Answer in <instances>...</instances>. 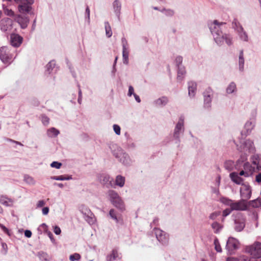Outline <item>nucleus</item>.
Returning a JSON list of instances; mask_svg holds the SVG:
<instances>
[{"label": "nucleus", "mask_w": 261, "mask_h": 261, "mask_svg": "<svg viewBox=\"0 0 261 261\" xmlns=\"http://www.w3.org/2000/svg\"><path fill=\"white\" fill-rule=\"evenodd\" d=\"M209 29L218 45H221L224 41L228 45H231L232 44L231 35L223 32V30L226 29L225 22H219L215 20L209 24Z\"/></svg>", "instance_id": "1"}, {"label": "nucleus", "mask_w": 261, "mask_h": 261, "mask_svg": "<svg viewBox=\"0 0 261 261\" xmlns=\"http://www.w3.org/2000/svg\"><path fill=\"white\" fill-rule=\"evenodd\" d=\"M236 146L237 149L242 153L240 158L237 161L238 164L246 161L247 156L255 151L254 142L250 139L241 140L239 144H236Z\"/></svg>", "instance_id": "2"}, {"label": "nucleus", "mask_w": 261, "mask_h": 261, "mask_svg": "<svg viewBox=\"0 0 261 261\" xmlns=\"http://www.w3.org/2000/svg\"><path fill=\"white\" fill-rule=\"evenodd\" d=\"M113 155L121 163L124 165H129L131 163V160L128 154L121 147L116 145H113L111 147Z\"/></svg>", "instance_id": "3"}, {"label": "nucleus", "mask_w": 261, "mask_h": 261, "mask_svg": "<svg viewBox=\"0 0 261 261\" xmlns=\"http://www.w3.org/2000/svg\"><path fill=\"white\" fill-rule=\"evenodd\" d=\"M113 155L121 163L124 165H129L131 163V160L128 154L121 147L116 145H113L111 147Z\"/></svg>", "instance_id": "4"}, {"label": "nucleus", "mask_w": 261, "mask_h": 261, "mask_svg": "<svg viewBox=\"0 0 261 261\" xmlns=\"http://www.w3.org/2000/svg\"><path fill=\"white\" fill-rule=\"evenodd\" d=\"M107 194L110 201L115 207L121 211L125 210L124 202L117 192L110 190L108 191Z\"/></svg>", "instance_id": "5"}, {"label": "nucleus", "mask_w": 261, "mask_h": 261, "mask_svg": "<svg viewBox=\"0 0 261 261\" xmlns=\"http://www.w3.org/2000/svg\"><path fill=\"white\" fill-rule=\"evenodd\" d=\"M246 251L253 256L252 258L261 257V243L255 242L252 245L247 246Z\"/></svg>", "instance_id": "6"}, {"label": "nucleus", "mask_w": 261, "mask_h": 261, "mask_svg": "<svg viewBox=\"0 0 261 261\" xmlns=\"http://www.w3.org/2000/svg\"><path fill=\"white\" fill-rule=\"evenodd\" d=\"M184 132V117L180 116L174 130L173 137L176 140L175 143L179 144L180 135Z\"/></svg>", "instance_id": "7"}, {"label": "nucleus", "mask_w": 261, "mask_h": 261, "mask_svg": "<svg viewBox=\"0 0 261 261\" xmlns=\"http://www.w3.org/2000/svg\"><path fill=\"white\" fill-rule=\"evenodd\" d=\"M34 3V0H23L18 5L19 12L22 14H28L32 10V5Z\"/></svg>", "instance_id": "8"}, {"label": "nucleus", "mask_w": 261, "mask_h": 261, "mask_svg": "<svg viewBox=\"0 0 261 261\" xmlns=\"http://www.w3.org/2000/svg\"><path fill=\"white\" fill-rule=\"evenodd\" d=\"M0 59L4 64H10L12 62V56L8 47L3 46L0 48Z\"/></svg>", "instance_id": "9"}, {"label": "nucleus", "mask_w": 261, "mask_h": 261, "mask_svg": "<svg viewBox=\"0 0 261 261\" xmlns=\"http://www.w3.org/2000/svg\"><path fill=\"white\" fill-rule=\"evenodd\" d=\"M154 233L157 240L162 245H166L168 243V235L164 231L159 228H154Z\"/></svg>", "instance_id": "10"}, {"label": "nucleus", "mask_w": 261, "mask_h": 261, "mask_svg": "<svg viewBox=\"0 0 261 261\" xmlns=\"http://www.w3.org/2000/svg\"><path fill=\"white\" fill-rule=\"evenodd\" d=\"M98 179L103 186L107 188L114 187L113 179L109 175L101 174L98 175Z\"/></svg>", "instance_id": "11"}, {"label": "nucleus", "mask_w": 261, "mask_h": 261, "mask_svg": "<svg viewBox=\"0 0 261 261\" xmlns=\"http://www.w3.org/2000/svg\"><path fill=\"white\" fill-rule=\"evenodd\" d=\"M121 44L122 46L123 62L124 64L127 65L128 63L129 50L128 44L125 37L122 38Z\"/></svg>", "instance_id": "12"}, {"label": "nucleus", "mask_w": 261, "mask_h": 261, "mask_svg": "<svg viewBox=\"0 0 261 261\" xmlns=\"http://www.w3.org/2000/svg\"><path fill=\"white\" fill-rule=\"evenodd\" d=\"M240 194L243 199L246 201L250 199L251 196V187L248 185H242L240 188Z\"/></svg>", "instance_id": "13"}, {"label": "nucleus", "mask_w": 261, "mask_h": 261, "mask_svg": "<svg viewBox=\"0 0 261 261\" xmlns=\"http://www.w3.org/2000/svg\"><path fill=\"white\" fill-rule=\"evenodd\" d=\"M212 90L211 88L207 89L203 93L204 107L209 109L211 107L212 98Z\"/></svg>", "instance_id": "14"}, {"label": "nucleus", "mask_w": 261, "mask_h": 261, "mask_svg": "<svg viewBox=\"0 0 261 261\" xmlns=\"http://www.w3.org/2000/svg\"><path fill=\"white\" fill-rule=\"evenodd\" d=\"M238 241L233 238H229L226 245V249L230 253H232L235 250L238 248Z\"/></svg>", "instance_id": "15"}, {"label": "nucleus", "mask_w": 261, "mask_h": 261, "mask_svg": "<svg viewBox=\"0 0 261 261\" xmlns=\"http://www.w3.org/2000/svg\"><path fill=\"white\" fill-rule=\"evenodd\" d=\"M231 208L232 211L246 210L247 208L246 201L244 199H242L237 202H234L233 201Z\"/></svg>", "instance_id": "16"}, {"label": "nucleus", "mask_w": 261, "mask_h": 261, "mask_svg": "<svg viewBox=\"0 0 261 261\" xmlns=\"http://www.w3.org/2000/svg\"><path fill=\"white\" fill-rule=\"evenodd\" d=\"M14 20L19 24L21 28L22 29H24L27 28L30 21V19L28 17L22 16L21 15H16L14 17Z\"/></svg>", "instance_id": "17"}, {"label": "nucleus", "mask_w": 261, "mask_h": 261, "mask_svg": "<svg viewBox=\"0 0 261 261\" xmlns=\"http://www.w3.org/2000/svg\"><path fill=\"white\" fill-rule=\"evenodd\" d=\"M23 38L17 34H12L10 36V43L15 47H19L22 43Z\"/></svg>", "instance_id": "18"}, {"label": "nucleus", "mask_w": 261, "mask_h": 261, "mask_svg": "<svg viewBox=\"0 0 261 261\" xmlns=\"http://www.w3.org/2000/svg\"><path fill=\"white\" fill-rule=\"evenodd\" d=\"M12 26V20L9 18H4L0 21V28L4 32L10 30Z\"/></svg>", "instance_id": "19"}, {"label": "nucleus", "mask_w": 261, "mask_h": 261, "mask_svg": "<svg viewBox=\"0 0 261 261\" xmlns=\"http://www.w3.org/2000/svg\"><path fill=\"white\" fill-rule=\"evenodd\" d=\"M255 125V120L254 118L250 119L249 120L247 121L245 125L244 129L245 130V132L244 133V136L246 137L247 135H249L251 133L252 129L254 128ZM241 134L242 136L244 135L243 133L242 132Z\"/></svg>", "instance_id": "20"}, {"label": "nucleus", "mask_w": 261, "mask_h": 261, "mask_svg": "<svg viewBox=\"0 0 261 261\" xmlns=\"http://www.w3.org/2000/svg\"><path fill=\"white\" fill-rule=\"evenodd\" d=\"M4 2L6 1L7 4H3V11L5 15L9 16L10 17H14L15 13L10 8H9V6H11L12 1V0H3Z\"/></svg>", "instance_id": "21"}, {"label": "nucleus", "mask_w": 261, "mask_h": 261, "mask_svg": "<svg viewBox=\"0 0 261 261\" xmlns=\"http://www.w3.org/2000/svg\"><path fill=\"white\" fill-rule=\"evenodd\" d=\"M251 162L253 166L258 171L261 170V159L257 154H254L251 157Z\"/></svg>", "instance_id": "22"}, {"label": "nucleus", "mask_w": 261, "mask_h": 261, "mask_svg": "<svg viewBox=\"0 0 261 261\" xmlns=\"http://www.w3.org/2000/svg\"><path fill=\"white\" fill-rule=\"evenodd\" d=\"M14 200L5 195L0 196V203L6 206L11 207L13 206Z\"/></svg>", "instance_id": "23"}, {"label": "nucleus", "mask_w": 261, "mask_h": 261, "mask_svg": "<svg viewBox=\"0 0 261 261\" xmlns=\"http://www.w3.org/2000/svg\"><path fill=\"white\" fill-rule=\"evenodd\" d=\"M113 8L115 15L119 19L121 9V2L119 0H115L113 3Z\"/></svg>", "instance_id": "24"}, {"label": "nucleus", "mask_w": 261, "mask_h": 261, "mask_svg": "<svg viewBox=\"0 0 261 261\" xmlns=\"http://www.w3.org/2000/svg\"><path fill=\"white\" fill-rule=\"evenodd\" d=\"M109 216L116 223L122 224L123 219L121 215L118 216L116 212L114 209H111L109 211Z\"/></svg>", "instance_id": "25"}, {"label": "nucleus", "mask_w": 261, "mask_h": 261, "mask_svg": "<svg viewBox=\"0 0 261 261\" xmlns=\"http://www.w3.org/2000/svg\"><path fill=\"white\" fill-rule=\"evenodd\" d=\"M245 221L243 218L236 219L234 221V229L237 231H241L245 227Z\"/></svg>", "instance_id": "26"}, {"label": "nucleus", "mask_w": 261, "mask_h": 261, "mask_svg": "<svg viewBox=\"0 0 261 261\" xmlns=\"http://www.w3.org/2000/svg\"><path fill=\"white\" fill-rule=\"evenodd\" d=\"M121 256L116 249H113L112 252L108 254L106 257L107 261H114L116 259H120Z\"/></svg>", "instance_id": "27"}, {"label": "nucleus", "mask_w": 261, "mask_h": 261, "mask_svg": "<svg viewBox=\"0 0 261 261\" xmlns=\"http://www.w3.org/2000/svg\"><path fill=\"white\" fill-rule=\"evenodd\" d=\"M230 178L237 185H244L243 179L241 178L237 172H232L230 174Z\"/></svg>", "instance_id": "28"}, {"label": "nucleus", "mask_w": 261, "mask_h": 261, "mask_svg": "<svg viewBox=\"0 0 261 261\" xmlns=\"http://www.w3.org/2000/svg\"><path fill=\"white\" fill-rule=\"evenodd\" d=\"M197 89V84L195 82L191 81L188 83L189 95L190 97L195 96Z\"/></svg>", "instance_id": "29"}, {"label": "nucleus", "mask_w": 261, "mask_h": 261, "mask_svg": "<svg viewBox=\"0 0 261 261\" xmlns=\"http://www.w3.org/2000/svg\"><path fill=\"white\" fill-rule=\"evenodd\" d=\"M169 101L168 98L166 96H162L154 101L155 106L159 107H164L166 106Z\"/></svg>", "instance_id": "30"}, {"label": "nucleus", "mask_w": 261, "mask_h": 261, "mask_svg": "<svg viewBox=\"0 0 261 261\" xmlns=\"http://www.w3.org/2000/svg\"><path fill=\"white\" fill-rule=\"evenodd\" d=\"M244 53L243 50H241L240 51L239 55V69L241 72H243L244 71Z\"/></svg>", "instance_id": "31"}, {"label": "nucleus", "mask_w": 261, "mask_h": 261, "mask_svg": "<svg viewBox=\"0 0 261 261\" xmlns=\"http://www.w3.org/2000/svg\"><path fill=\"white\" fill-rule=\"evenodd\" d=\"M239 38L244 42H248L249 40L248 35L247 32L242 28L240 30L237 32Z\"/></svg>", "instance_id": "32"}, {"label": "nucleus", "mask_w": 261, "mask_h": 261, "mask_svg": "<svg viewBox=\"0 0 261 261\" xmlns=\"http://www.w3.org/2000/svg\"><path fill=\"white\" fill-rule=\"evenodd\" d=\"M186 73V71L184 66L177 67V81L179 82L183 80Z\"/></svg>", "instance_id": "33"}, {"label": "nucleus", "mask_w": 261, "mask_h": 261, "mask_svg": "<svg viewBox=\"0 0 261 261\" xmlns=\"http://www.w3.org/2000/svg\"><path fill=\"white\" fill-rule=\"evenodd\" d=\"M237 91L236 84L234 82H231L226 89V92L227 94H231Z\"/></svg>", "instance_id": "34"}, {"label": "nucleus", "mask_w": 261, "mask_h": 261, "mask_svg": "<svg viewBox=\"0 0 261 261\" xmlns=\"http://www.w3.org/2000/svg\"><path fill=\"white\" fill-rule=\"evenodd\" d=\"M125 184V177L121 175H117L115 179V185L120 187L124 186Z\"/></svg>", "instance_id": "35"}, {"label": "nucleus", "mask_w": 261, "mask_h": 261, "mask_svg": "<svg viewBox=\"0 0 261 261\" xmlns=\"http://www.w3.org/2000/svg\"><path fill=\"white\" fill-rule=\"evenodd\" d=\"M232 28L236 32L243 28L239 20L236 18H234L232 21Z\"/></svg>", "instance_id": "36"}, {"label": "nucleus", "mask_w": 261, "mask_h": 261, "mask_svg": "<svg viewBox=\"0 0 261 261\" xmlns=\"http://www.w3.org/2000/svg\"><path fill=\"white\" fill-rule=\"evenodd\" d=\"M79 211L84 216L86 215H91V210L86 205H81L79 206Z\"/></svg>", "instance_id": "37"}, {"label": "nucleus", "mask_w": 261, "mask_h": 261, "mask_svg": "<svg viewBox=\"0 0 261 261\" xmlns=\"http://www.w3.org/2000/svg\"><path fill=\"white\" fill-rule=\"evenodd\" d=\"M211 226L215 233H219L223 227L222 225L217 222H213Z\"/></svg>", "instance_id": "38"}, {"label": "nucleus", "mask_w": 261, "mask_h": 261, "mask_svg": "<svg viewBox=\"0 0 261 261\" xmlns=\"http://www.w3.org/2000/svg\"><path fill=\"white\" fill-rule=\"evenodd\" d=\"M23 180L27 184L30 185H34L36 184V181L34 178L28 174H25L23 176Z\"/></svg>", "instance_id": "39"}, {"label": "nucleus", "mask_w": 261, "mask_h": 261, "mask_svg": "<svg viewBox=\"0 0 261 261\" xmlns=\"http://www.w3.org/2000/svg\"><path fill=\"white\" fill-rule=\"evenodd\" d=\"M50 178L56 180H68L72 179L71 176L69 175H60L51 176Z\"/></svg>", "instance_id": "40"}, {"label": "nucleus", "mask_w": 261, "mask_h": 261, "mask_svg": "<svg viewBox=\"0 0 261 261\" xmlns=\"http://www.w3.org/2000/svg\"><path fill=\"white\" fill-rule=\"evenodd\" d=\"M59 133V130L55 127H51L47 130V134L49 137H54L57 136Z\"/></svg>", "instance_id": "41"}, {"label": "nucleus", "mask_w": 261, "mask_h": 261, "mask_svg": "<svg viewBox=\"0 0 261 261\" xmlns=\"http://www.w3.org/2000/svg\"><path fill=\"white\" fill-rule=\"evenodd\" d=\"M244 170L246 171H248L250 173V175L254 171H255V168L252 165H250V164L249 162H246L244 163L243 165Z\"/></svg>", "instance_id": "42"}, {"label": "nucleus", "mask_w": 261, "mask_h": 261, "mask_svg": "<svg viewBox=\"0 0 261 261\" xmlns=\"http://www.w3.org/2000/svg\"><path fill=\"white\" fill-rule=\"evenodd\" d=\"M84 219L87 221L90 225H92L95 223V219L93 214L91 212V215H86L84 216Z\"/></svg>", "instance_id": "43"}, {"label": "nucleus", "mask_w": 261, "mask_h": 261, "mask_svg": "<svg viewBox=\"0 0 261 261\" xmlns=\"http://www.w3.org/2000/svg\"><path fill=\"white\" fill-rule=\"evenodd\" d=\"M56 63L54 61H51L46 66V72L48 74L51 73L52 71L55 68Z\"/></svg>", "instance_id": "44"}, {"label": "nucleus", "mask_w": 261, "mask_h": 261, "mask_svg": "<svg viewBox=\"0 0 261 261\" xmlns=\"http://www.w3.org/2000/svg\"><path fill=\"white\" fill-rule=\"evenodd\" d=\"M38 256L41 261H49L48 255L44 252H39L38 253Z\"/></svg>", "instance_id": "45"}, {"label": "nucleus", "mask_w": 261, "mask_h": 261, "mask_svg": "<svg viewBox=\"0 0 261 261\" xmlns=\"http://www.w3.org/2000/svg\"><path fill=\"white\" fill-rule=\"evenodd\" d=\"M105 27L106 35L108 37L110 38L112 35V32L109 23L108 22H105Z\"/></svg>", "instance_id": "46"}, {"label": "nucleus", "mask_w": 261, "mask_h": 261, "mask_svg": "<svg viewBox=\"0 0 261 261\" xmlns=\"http://www.w3.org/2000/svg\"><path fill=\"white\" fill-rule=\"evenodd\" d=\"M220 201L222 203L224 204L225 205L229 206L230 207H231L232 204L233 200H232L228 198H226V197H222L220 199Z\"/></svg>", "instance_id": "47"}, {"label": "nucleus", "mask_w": 261, "mask_h": 261, "mask_svg": "<svg viewBox=\"0 0 261 261\" xmlns=\"http://www.w3.org/2000/svg\"><path fill=\"white\" fill-rule=\"evenodd\" d=\"M250 204L254 207H259L261 206V199L257 198L254 200L250 201Z\"/></svg>", "instance_id": "48"}, {"label": "nucleus", "mask_w": 261, "mask_h": 261, "mask_svg": "<svg viewBox=\"0 0 261 261\" xmlns=\"http://www.w3.org/2000/svg\"><path fill=\"white\" fill-rule=\"evenodd\" d=\"M233 165L234 163L232 161H227L224 163V167L226 169L229 171H230L233 169Z\"/></svg>", "instance_id": "49"}, {"label": "nucleus", "mask_w": 261, "mask_h": 261, "mask_svg": "<svg viewBox=\"0 0 261 261\" xmlns=\"http://www.w3.org/2000/svg\"><path fill=\"white\" fill-rule=\"evenodd\" d=\"M81 256L80 254L75 253L71 254L69 256V259L70 261H78L80 260Z\"/></svg>", "instance_id": "50"}, {"label": "nucleus", "mask_w": 261, "mask_h": 261, "mask_svg": "<svg viewBox=\"0 0 261 261\" xmlns=\"http://www.w3.org/2000/svg\"><path fill=\"white\" fill-rule=\"evenodd\" d=\"M161 12L164 13L166 16H172L174 15V12L172 10L163 9L161 10Z\"/></svg>", "instance_id": "51"}, {"label": "nucleus", "mask_w": 261, "mask_h": 261, "mask_svg": "<svg viewBox=\"0 0 261 261\" xmlns=\"http://www.w3.org/2000/svg\"><path fill=\"white\" fill-rule=\"evenodd\" d=\"M41 119L44 125H47L49 123V119L48 117L45 116V115H42L41 116Z\"/></svg>", "instance_id": "52"}, {"label": "nucleus", "mask_w": 261, "mask_h": 261, "mask_svg": "<svg viewBox=\"0 0 261 261\" xmlns=\"http://www.w3.org/2000/svg\"><path fill=\"white\" fill-rule=\"evenodd\" d=\"M182 57L181 56H177L175 58V63L177 67L182 66Z\"/></svg>", "instance_id": "53"}, {"label": "nucleus", "mask_w": 261, "mask_h": 261, "mask_svg": "<svg viewBox=\"0 0 261 261\" xmlns=\"http://www.w3.org/2000/svg\"><path fill=\"white\" fill-rule=\"evenodd\" d=\"M220 215V212H215L211 214V215L209 216V218L211 220H214L217 218V217H218Z\"/></svg>", "instance_id": "54"}, {"label": "nucleus", "mask_w": 261, "mask_h": 261, "mask_svg": "<svg viewBox=\"0 0 261 261\" xmlns=\"http://www.w3.org/2000/svg\"><path fill=\"white\" fill-rule=\"evenodd\" d=\"M215 248L217 252H221L222 251L220 245L219 243V241L217 239H215L214 241Z\"/></svg>", "instance_id": "55"}, {"label": "nucleus", "mask_w": 261, "mask_h": 261, "mask_svg": "<svg viewBox=\"0 0 261 261\" xmlns=\"http://www.w3.org/2000/svg\"><path fill=\"white\" fill-rule=\"evenodd\" d=\"M247 257H240L239 258L234 257H228L226 261H245Z\"/></svg>", "instance_id": "56"}, {"label": "nucleus", "mask_w": 261, "mask_h": 261, "mask_svg": "<svg viewBox=\"0 0 261 261\" xmlns=\"http://www.w3.org/2000/svg\"><path fill=\"white\" fill-rule=\"evenodd\" d=\"M62 166V164L61 163L54 161L52 162L50 164V166L53 168H55L56 169H60Z\"/></svg>", "instance_id": "57"}, {"label": "nucleus", "mask_w": 261, "mask_h": 261, "mask_svg": "<svg viewBox=\"0 0 261 261\" xmlns=\"http://www.w3.org/2000/svg\"><path fill=\"white\" fill-rule=\"evenodd\" d=\"M113 127L116 134L119 135L120 134V127L117 124H114Z\"/></svg>", "instance_id": "58"}, {"label": "nucleus", "mask_w": 261, "mask_h": 261, "mask_svg": "<svg viewBox=\"0 0 261 261\" xmlns=\"http://www.w3.org/2000/svg\"><path fill=\"white\" fill-rule=\"evenodd\" d=\"M134 89L132 86H129L128 87V91L127 93V96L130 97L132 95H134Z\"/></svg>", "instance_id": "59"}, {"label": "nucleus", "mask_w": 261, "mask_h": 261, "mask_svg": "<svg viewBox=\"0 0 261 261\" xmlns=\"http://www.w3.org/2000/svg\"><path fill=\"white\" fill-rule=\"evenodd\" d=\"M232 211V210H231V207H230L229 208H226V209L224 210L223 211V217L227 216L228 215H229L230 214V213Z\"/></svg>", "instance_id": "60"}, {"label": "nucleus", "mask_w": 261, "mask_h": 261, "mask_svg": "<svg viewBox=\"0 0 261 261\" xmlns=\"http://www.w3.org/2000/svg\"><path fill=\"white\" fill-rule=\"evenodd\" d=\"M238 174L240 176L243 175L245 177H248L250 175V173L248 172V171H246L244 170L241 171L239 173V174Z\"/></svg>", "instance_id": "61"}, {"label": "nucleus", "mask_w": 261, "mask_h": 261, "mask_svg": "<svg viewBox=\"0 0 261 261\" xmlns=\"http://www.w3.org/2000/svg\"><path fill=\"white\" fill-rule=\"evenodd\" d=\"M85 13H86V18H87L88 22H90V9L88 6H87L86 8Z\"/></svg>", "instance_id": "62"}, {"label": "nucleus", "mask_w": 261, "mask_h": 261, "mask_svg": "<svg viewBox=\"0 0 261 261\" xmlns=\"http://www.w3.org/2000/svg\"><path fill=\"white\" fill-rule=\"evenodd\" d=\"M54 232L56 234L59 235L61 233V230L59 226H55L54 228Z\"/></svg>", "instance_id": "63"}, {"label": "nucleus", "mask_w": 261, "mask_h": 261, "mask_svg": "<svg viewBox=\"0 0 261 261\" xmlns=\"http://www.w3.org/2000/svg\"><path fill=\"white\" fill-rule=\"evenodd\" d=\"M45 204V202H44V201L43 200H41L38 201V202L37 204V207H41L43 206Z\"/></svg>", "instance_id": "64"}]
</instances>
